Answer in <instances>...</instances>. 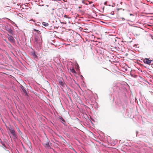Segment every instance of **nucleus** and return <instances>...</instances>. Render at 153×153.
<instances>
[{"label": "nucleus", "mask_w": 153, "mask_h": 153, "mask_svg": "<svg viewBox=\"0 0 153 153\" xmlns=\"http://www.w3.org/2000/svg\"><path fill=\"white\" fill-rule=\"evenodd\" d=\"M9 130H10L11 133L12 134V137L13 139L16 140L17 138V136L15 133V131L13 128L11 127L9 128Z\"/></svg>", "instance_id": "1"}, {"label": "nucleus", "mask_w": 153, "mask_h": 153, "mask_svg": "<svg viewBox=\"0 0 153 153\" xmlns=\"http://www.w3.org/2000/svg\"><path fill=\"white\" fill-rule=\"evenodd\" d=\"M35 45H39V47H40V45L41 44V41L40 39H38L35 37Z\"/></svg>", "instance_id": "2"}, {"label": "nucleus", "mask_w": 153, "mask_h": 153, "mask_svg": "<svg viewBox=\"0 0 153 153\" xmlns=\"http://www.w3.org/2000/svg\"><path fill=\"white\" fill-rule=\"evenodd\" d=\"M152 61V60H150L148 58H145L143 60V62L147 64H149Z\"/></svg>", "instance_id": "3"}, {"label": "nucleus", "mask_w": 153, "mask_h": 153, "mask_svg": "<svg viewBox=\"0 0 153 153\" xmlns=\"http://www.w3.org/2000/svg\"><path fill=\"white\" fill-rule=\"evenodd\" d=\"M8 39L9 41L12 43H14L15 42L13 37L11 35H8Z\"/></svg>", "instance_id": "4"}, {"label": "nucleus", "mask_w": 153, "mask_h": 153, "mask_svg": "<svg viewBox=\"0 0 153 153\" xmlns=\"http://www.w3.org/2000/svg\"><path fill=\"white\" fill-rule=\"evenodd\" d=\"M20 88H21V90L24 93H25L26 95H27V91L25 89V87L22 86V85H21L20 86Z\"/></svg>", "instance_id": "5"}, {"label": "nucleus", "mask_w": 153, "mask_h": 153, "mask_svg": "<svg viewBox=\"0 0 153 153\" xmlns=\"http://www.w3.org/2000/svg\"><path fill=\"white\" fill-rule=\"evenodd\" d=\"M59 84L62 86H63L65 85V83L63 82L62 79H59Z\"/></svg>", "instance_id": "6"}, {"label": "nucleus", "mask_w": 153, "mask_h": 153, "mask_svg": "<svg viewBox=\"0 0 153 153\" xmlns=\"http://www.w3.org/2000/svg\"><path fill=\"white\" fill-rule=\"evenodd\" d=\"M45 147L47 148L48 149L50 147L49 143L48 142H47L45 143Z\"/></svg>", "instance_id": "7"}, {"label": "nucleus", "mask_w": 153, "mask_h": 153, "mask_svg": "<svg viewBox=\"0 0 153 153\" xmlns=\"http://www.w3.org/2000/svg\"><path fill=\"white\" fill-rule=\"evenodd\" d=\"M59 119L61 120L62 121V123H64V122H65V120L61 116H59Z\"/></svg>", "instance_id": "8"}, {"label": "nucleus", "mask_w": 153, "mask_h": 153, "mask_svg": "<svg viewBox=\"0 0 153 153\" xmlns=\"http://www.w3.org/2000/svg\"><path fill=\"white\" fill-rule=\"evenodd\" d=\"M42 24L45 27H47L49 25L48 23L44 22H42Z\"/></svg>", "instance_id": "9"}, {"label": "nucleus", "mask_w": 153, "mask_h": 153, "mask_svg": "<svg viewBox=\"0 0 153 153\" xmlns=\"http://www.w3.org/2000/svg\"><path fill=\"white\" fill-rule=\"evenodd\" d=\"M32 54L34 58H37V56L36 55L35 52H33L32 53Z\"/></svg>", "instance_id": "10"}, {"label": "nucleus", "mask_w": 153, "mask_h": 153, "mask_svg": "<svg viewBox=\"0 0 153 153\" xmlns=\"http://www.w3.org/2000/svg\"><path fill=\"white\" fill-rule=\"evenodd\" d=\"M8 31L10 33H12L13 32V31L11 29H8Z\"/></svg>", "instance_id": "11"}, {"label": "nucleus", "mask_w": 153, "mask_h": 153, "mask_svg": "<svg viewBox=\"0 0 153 153\" xmlns=\"http://www.w3.org/2000/svg\"><path fill=\"white\" fill-rule=\"evenodd\" d=\"M71 71L72 73H76V72L75 71L73 68H72V69H71Z\"/></svg>", "instance_id": "12"}, {"label": "nucleus", "mask_w": 153, "mask_h": 153, "mask_svg": "<svg viewBox=\"0 0 153 153\" xmlns=\"http://www.w3.org/2000/svg\"><path fill=\"white\" fill-rule=\"evenodd\" d=\"M39 32H36L38 34V35L40 37L41 39V33H40V32L38 30Z\"/></svg>", "instance_id": "13"}, {"label": "nucleus", "mask_w": 153, "mask_h": 153, "mask_svg": "<svg viewBox=\"0 0 153 153\" xmlns=\"http://www.w3.org/2000/svg\"><path fill=\"white\" fill-rule=\"evenodd\" d=\"M33 30H34V31H36V32H39L38 30H36V29H34Z\"/></svg>", "instance_id": "14"}, {"label": "nucleus", "mask_w": 153, "mask_h": 153, "mask_svg": "<svg viewBox=\"0 0 153 153\" xmlns=\"http://www.w3.org/2000/svg\"><path fill=\"white\" fill-rule=\"evenodd\" d=\"M64 17H65V18H68V17H67V16L66 15H65L64 16Z\"/></svg>", "instance_id": "15"}, {"label": "nucleus", "mask_w": 153, "mask_h": 153, "mask_svg": "<svg viewBox=\"0 0 153 153\" xmlns=\"http://www.w3.org/2000/svg\"><path fill=\"white\" fill-rule=\"evenodd\" d=\"M130 15L134 16V14H130Z\"/></svg>", "instance_id": "16"}, {"label": "nucleus", "mask_w": 153, "mask_h": 153, "mask_svg": "<svg viewBox=\"0 0 153 153\" xmlns=\"http://www.w3.org/2000/svg\"><path fill=\"white\" fill-rule=\"evenodd\" d=\"M122 19L123 20H125V19L124 18H122Z\"/></svg>", "instance_id": "17"}, {"label": "nucleus", "mask_w": 153, "mask_h": 153, "mask_svg": "<svg viewBox=\"0 0 153 153\" xmlns=\"http://www.w3.org/2000/svg\"><path fill=\"white\" fill-rule=\"evenodd\" d=\"M92 3V2H89L90 4H91Z\"/></svg>", "instance_id": "18"}, {"label": "nucleus", "mask_w": 153, "mask_h": 153, "mask_svg": "<svg viewBox=\"0 0 153 153\" xmlns=\"http://www.w3.org/2000/svg\"><path fill=\"white\" fill-rule=\"evenodd\" d=\"M151 36L152 39H153V38H153V36L152 35H151Z\"/></svg>", "instance_id": "19"}, {"label": "nucleus", "mask_w": 153, "mask_h": 153, "mask_svg": "<svg viewBox=\"0 0 153 153\" xmlns=\"http://www.w3.org/2000/svg\"><path fill=\"white\" fill-rule=\"evenodd\" d=\"M18 129L19 130H20V129L19 128H18Z\"/></svg>", "instance_id": "20"}, {"label": "nucleus", "mask_w": 153, "mask_h": 153, "mask_svg": "<svg viewBox=\"0 0 153 153\" xmlns=\"http://www.w3.org/2000/svg\"><path fill=\"white\" fill-rule=\"evenodd\" d=\"M18 129L19 130H20V129L19 128H18Z\"/></svg>", "instance_id": "21"}, {"label": "nucleus", "mask_w": 153, "mask_h": 153, "mask_svg": "<svg viewBox=\"0 0 153 153\" xmlns=\"http://www.w3.org/2000/svg\"><path fill=\"white\" fill-rule=\"evenodd\" d=\"M18 129L19 130H20V129L19 128H18Z\"/></svg>", "instance_id": "22"}]
</instances>
